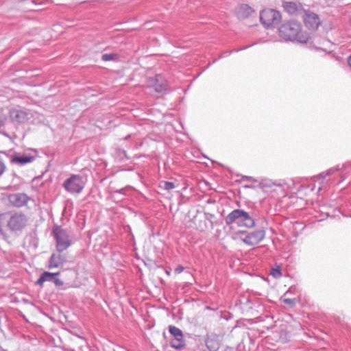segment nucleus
I'll list each match as a JSON object with an SVG mask.
<instances>
[{"label": "nucleus", "mask_w": 351, "mask_h": 351, "mask_svg": "<svg viewBox=\"0 0 351 351\" xmlns=\"http://www.w3.org/2000/svg\"><path fill=\"white\" fill-rule=\"evenodd\" d=\"M27 223V216L21 212L10 211L0 215V232L3 234L6 228L11 232H18L23 229Z\"/></svg>", "instance_id": "obj_1"}, {"label": "nucleus", "mask_w": 351, "mask_h": 351, "mask_svg": "<svg viewBox=\"0 0 351 351\" xmlns=\"http://www.w3.org/2000/svg\"><path fill=\"white\" fill-rule=\"evenodd\" d=\"M280 37L286 41H297L300 43H308L310 39L306 32H302L301 25L295 21H288L279 28Z\"/></svg>", "instance_id": "obj_2"}, {"label": "nucleus", "mask_w": 351, "mask_h": 351, "mask_svg": "<svg viewBox=\"0 0 351 351\" xmlns=\"http://www.w3.org/2000/svg\"><path fill=\"white\" fill-rule=\"evenodd\" d=\"M52 235L56 242V250L59 252L66 250L71 245V239L67 231L61 226H54L53 228Z\"/></svg>", "instance_id": "obj_3"}, {"label": "nucleus", "mask_w": 351, "mask_h": 351, "mask_svg": "<svg viewBox=\"0 0 351 351\" xmlns=\"http://www.w3.org/2000/svg\"><path fill=\"white\" fill-rule=\"evenodd\" d=\"M85 182L80 175L73 174L63 183L64 189L70 193H80L84 189Z\"/></svg>", "instance_id": "obj_4"}, {"label": "nucleus", "mask_w": 351, "mask_h": 351, "mask_svg": "<svg viewBox=\"0 0 351 351\" xmlns=\"http://www.w3.org/2000/svg\"><path fill=\"white\" fill-rule=\"evenodd\" d=\"M261 23L266 27L278 25L281 21V15L279 12L272 9L263 10L260 14Z\"/></svg>", "instance_id": "obj_5"}, {"label": "nucleus", "mask_w": 351, "mask_h": 351, "mask_svg": "<svg viewBox=\"0 0 351 351\" xmlns=\"http://www.w3.org/2000/svg\"><path fill=\"white\" fill-rule=\"evenodd\" d=\"M239 234L244 236L241 240L247 245H255L262 241L265 237V231L257 230L252 232L239 231Z\"/></svg>", "instance_id": "obj_6"}, {"label": "nucleus", "mask_w": 351, "mask_h": 351, "mask_svg": "<svg viewBox=\"0 0 351 351\" xmlns=\"http://www.w3.org/2000/svg\"><path fill=\"white\" fill-rule=\"evenodd\" d=\"M302 16L305 26L310 30H316L321 23L318 15L310 11H305Z\"/></svg>", "instance_id": "obj_7"}, {"label": "nucleus", "mask_w": 351, "mask_h": 351, "mask_svg": "<svg viewBox=\"0 0 351 351\" xmlns=\"http://www.w3.org/2000/svg\"><path fill=\"white\" fill-rule=\"evenodd\" d=\"M60 275V272L51 273L49 271H44L36 281V285L43 286L45 282H53L56 286L60 287L63 285V282L58 278Z\"/></svg>", "instance_id": "obj_8"}, {"label": "nucleus", "mask_w": 351, "mask_h": 351, "mask_svg": "<svg viewBox=\"0 0 351 351\" xmlns=\"http://www.w3.org/2000/svg\"><path fill=\"white\" fill-rule=\"evenodd\" d=\"M283 8L285 12L295 16H302L306 11L301 3L293 1L284 2Z\"/></svg>", "instance_id": "obj_9"}, {"label": "nucleus", "mask_w": 351, "mask_h": 351, "mask_svg": "<svg viewBox=\"0 0 351 351\" xmlns=\"http://www.w3.org/2000/svg\"><path fill=\"white\" fill-rule=\"evenodd\" d=\"M62 252L57 250L52 253L49 260V269L58 268L62 267L66 261V256L62 254Z\"/></svg>", "instance_id": "obj_10"}, {"label": "nucleus", "mask_w": 351, "mask_h": 351, "mask_svg": "<svg viewBox=\"0 0 351 351\" xmlns=\"http://www.w3.org/2000/svg\"><path fill=\"white\" fill-rule=\"evenodd\" d=\"M29 199V197L23 193H13L8 196L10 203L16 207H21L25 205Z\"/></svg>", "instance_id": "obj_11"}, {"label": "nucleus", "mask_w": 351, "mask_h": 351, "mask_svg": "<svg viewBox=\"0 0 351 351\" xmlns=\"http://www.w3.org/2000/svg\"><path fill=\"white\" fill-rule=\"evenodd\" d=\"M9 114L10 119L17 123H24L28 120V113L21 109L12 108Z\"/></svg>", "instance_id": "obj_12"}, {"label": "nucleus", "mask_w": 351, "mask_h": 351, "mask_svg": "<svg viewBox=\"0 0 351 351\" xmlns=\"http://www.w3.org/2000/svg\"><path fill=\"white\" fill-rule=\"evenodd\" d=\"M243 212V210L235 209L230 213L225 218L226 225L230 226L236 223L239 226Z\"/></svg>", "instance_id": "obj_13"}, {"label": "nucleus", "mask_w": 351, "mask_h": 351, "mask_svg": "<svg viewBox=\"0 0 351 351\" xmlns=\"http://www.w3.org/2000/svg\"><path fill=\"white\" fill-rule=\"evenodd\" d=\"M220 339L216 334L209 335L206 339V345L210 351H217L220 348Z\"/></svg>", "instance_id": "obj_14"}, {"label": "nucleus", "mask_w": 351, "mask_h": 351, "mask_svg": "<svg viewBox=\"0 0 351 351\" xmlns=\"http://www.w3.org/2000/svg\"><path fill=\"white\" fill-rule=\"evenodd\" d=\"M253 12V9L247 4H242L237 8V15L239 19L249 17Z\"/></svg>", "instance_id": "obj_15"}, {"label": "nucleus", "mask_w": 351, "mask_h": 351, "mask_svg": "<svg viewBox=\"0 0 351 351\" xmlns=\"http://www.w3.org/2000/svg\"><path fill=\"white\" fill-rule=\"evenodd\" d=\"M34 160V157L30 155L23 154L21 156H14L11 158V162L19 165H24L25 164L32 162Z\"/></svg>", "instance_id": "obj_16"}, {"label": "nucleus", "mask_w": 351, "mask_h": 351, "mask_svg": "<svg viewBox=\"0 0 351 351\" xmlns=\"http://www.w3.org/2000/svg\"><path fill=\"white\" fill-rule=\"evenodd\" d=\"M255 222L248 213L243 210L239 226L252 228L254 227Z\"/></svg>", "instance_id": "obj_17"}, {"label": "nucleus", "mask_w": 351, "mask_h": 351, "mask_svg": "<svg viewBox=\"0 0 351 351\" xmlns=\"http://www.w3.org/2000/svg\"><path fill=\"white\" fill-rule=\"evenodd\" d=\"M170 344L172 348H174L176 349H182L186 345L183 337H182V339L177 338L172 339Z\"/></svg>", "instance_id": "obj_18"}, {"label": "nucleus", "mask_w": 351, "mask_h": 351, "mask_svg": "<svg viewBox=\"0 0 351 351\" xmlns=\"http://www.w3.org/2000/svg\"><path fill=\"white\" fill-rule=\"evenodd\" d=\"M169 330L171 335L173 336L174 339H182V337H183L182 331L179 328L175 326L170 325L169 326Z\"/></svg>", "instance_id": "obj_19"}, {"label": "nucleus", "mask_w": 351, "mask_h": 351, "mask_svg": "<svg viewBox=\"0 0 351 351\" xmlns=\"http://www.w3.org/2000/svg\"><path fill=\"white\" fill-rule=\"evenodd\" d=\"M119 58V54L116 53H104L101 56V60L105 62L117 60Z\"/></svg>", "instance_id": "obj_20"}, {"label": "nucleus", "mask_w": 351, "mask_h": 351, "mask_svg": "<svg viewBox=\"0 0 351 351\" xmlns=\"http://www.w3.org/2000/svg\"><path fill=\"white\" fill-rule=\"evenodd\" d=\"M176 187L173 182H169V181H165L163 182V188L165 190L170 191Z\"/></svg>", "instance_id": "obj_21"}, {"label": "nucleus", "mask_w": 351, "mask_h": 351, "mask_svg": "<svg viewBox=\"0 0 351 351\" xmlns=\"http://www.w3.org/2000/svg\"><path fill=\"white\" fill-rule=\"evenodd\" d=\"M7 121V117L3 112V110L0 109V128L3 126Z\"/></svg>", "instance_id": "obj_22"}, {"label": "nucleus", "mask_w": 351, "mask_h": 351, "mask_svg": "<svg viewBox=\"0 0 351 351\" xmlns=\"http://www.w3.org/2000/svg\"><path fill=\"white\" fill-rule=\"evenodd\" d=\"M271 274L275 278H280L282 276V273L280 268L273 269Z\"/></svg>", "instance_id": "obj_23"}, {"label": "nucleus", "mask_w": 351, "mask_h": 351, "mask_svg": "<svg viewBox=\"0 0 351 351\" xmlns=\"http://www.w3.org/2000/svg\"><path fill=\"white\" fill-rule=\"evenodd\" d=\"M154 89L156 92L158 93H161L164 90H165V87L164 85L162 84H155V87H154Z\"/></svg>", "instance_id": "obj_24"}, {"label": "nucleus", "mask_w": 351, "mask_h": 351, "mask_svg": "<svg viewBox=\"0 0 351 351\" xmlns=\"http://www.w3.org/2000/svg\"><path fill=\"white\" fill-rule=\"evenodd\" d=\"M335 171H336V169H330L328 170L326 173L325 172L322 173L320 174V176H322L323 178H324L326 176L331 175Z\"/></svg>", "instance_id": "obj_25"}, {"label": "nucleus", "mask_w": 351, "mask_h": 351, "mask_svg": "<svg viewBox=\"0 0 351 351\" xmlns=\"http://www.w3.org/2000/svg\"><path fill=\"white\" fill-rule=\"evenodd\" d=\"M283 302L291 306H293L295 304V300L293 299L286 298L284 299Z\"/></svg>", "instance_id": "obj_26"}, {"label": "nucleus", "mask_w": 351, "mask_h": 351, "mask_svg": "<svg viewBox=\"0 0 351 351\" xmlns=\"http://www.w3.org/2000/svg\"><path fill=\"white\" fill-rule=\"evenodd\" d=\"M184 269V267L182 265H178L176 267V268L175 269V273L176 274H180V273H182Z\"/></svg>", "instance_id": "obj_27"}, {"label": "nucleus", "mask_w": 351, "mask_h": 351, "mask_svg": "<svg viewBox=\"0 0 351 351\" xmlns=\"http://www.w3.org/2000/svg\"><path fill=\"white\" fill-rule=\"evenodd\" d=\"M5 165L3 162H0V176L5 172Z\"/></svg>", "instance_id": "obj_28"}, {"label": "nucleus", "mask_w": 351, "mask_h": 351, "mask_svg": "<svg viewBox=\"0 0 351 351\" xmlns=\"http://www.w3.org/2000/svg\"><path fill=\"white\" fill-rule=\"evenodd\" d=\"M243 180H248V181H254V180L250 177V176H243Z\"/></svg>", "instance_id": "obj_29"}, {"label": "nucleus", "mask_w": 351, "mask_h": 351, "mask_svg": "<svg viewBox=\"0 0 351 351\" xmlns=\"http://www.w3.org/2000/svg\"><path fill=\"white\" fill-rule=\"evenodd\" d=\"M198 229L200 230L201 231H203L204 230V227L202 226L201 225L198 227Z\"/></svg>", "instance_id": "obj_30"}, {"label": "nucleus", "mask_w": 351, "mask_h": 351, "mask_svg": "<svg viewBox=\"0 0 351 351\" xmlns=\"http://www.w3.org/2000/svg\"><path fill=\"white\" fill-rule=\"evenodd\" d=\"M348 64L351 66V56H350V58L348 59Z\"/></svg>", "instance_id": "obj_31"}, {"label": "nucleus", "mask_w": 351, "mask_h": 351, "mask_svg": "<svg viewBox=\"0 0 351 351\" xmlns=\"http://www.w3.org/2000/svg\"><path fill=\"white\" fill-rule=\"evenodd\" d=\"M350 23L351 25V17L350 18Z\"/></svg>", "instance_id": "obj_32"}]
</instances>
